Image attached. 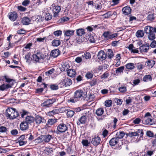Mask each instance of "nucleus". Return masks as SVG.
Instances as JSON below:
<instances>
[{
  "label": "nucleus",
  "instance_id": "nucleus-1",
  "mask_svg": "<svg viewBox=\"0 0 156 156\" xmlns=\"http://www.w3.org/2000/svg\"><path fill=\"white\" fill-rule=\"evenodd\" d=\"M87 96L86 93L83 92L81 90H78L75 92L74 98L68 100V102L74 103L81 100H84Z\"/></svg>",
  "mask_w": 156,
  "mask_h": 156
},
{
  "label": "nucleus",
  "instance_id": "nucleus-2",
  "mask_svg": "<svg viewBox=\"0 0 156 156\" xmlns=\"http://www.w3.org/2000/svg\"><path fill=\"white\" fill-rule=\"evenodd\" d=\"M5 115L8 119H13L18 117L19 114L15 108H9L6 110Z\"/></svg>",
  "mask_w": 156,
  "mask_h": 156
},
{
  "label": "nucleus",
  "instance_id": "nucleus-3",
  "mask_svg": "<svg viewBox=\"0 0 156 156\" xmlns=\"http://www.w3.org/2000/svg\"><path fill=\"white\" fill-rule=\"evenodd\" d=\"M44 55L41 52H37L33 55V60L36 62H42L43 61Z\"/></svg>",
  "mask_w": 156,
  "mask_h": 156
},
{
  "label": "nucleus",
  "instance_id": "nucleus-4",
  "mask_svg": "<svg viewBox=\"0 0 156 156\" xmlns=\"http://www.w3.org/2000/svg\"><path fill=\"white\" fill-rule=\"evenodd\" d=\"M52 138L51 136L50 135H44L38 137L35 140V141L37 143H40L42 141V140L46 143L49 142Z\"/></svg>",
  "mask_w": 156,
  "mask_h": 156
},
{
  "label": "nucleus",
  "instance_id": "nucleus-5",
  "mask_svg": "<svg viewBox=\"0 0 156 156\" xmlns=\"http://www.w3.org/2000/svg\"><path fill=\"white\" fill-rule=\"evenodd\" d=\"M55 101L54 99H48L45 101L41 104V106L43 107H49L52 106V104Z\"/></svg>",
  "mask_w": 156,
  "mask_h": 156
},
{
  "label": "nucleus",
  "instance_id": "nucleus-6",
  "mask_svg": "<svg viewBox=\"0 0 156 156\" xmlns=\"http://www.w3.org/2000/svg\"><path fill=\"white\" fill-rule=\"evenodd\" d=\"M67 129L68 127L66 125L63 123L59 124L57 127V130L60 133L65 132Z\"/></svg>",
  "mask_w": 156,
  "mask_h": 156
},
{
  "label": "nucleus",
  "instance_id": "nucleus-7",
  "mask_svg": "<svg viewBox=\"0 0 156 156\" xmlns=\"http://www.w3.org/2000/svg\"><path fill=\"white\" fill-rule=\"evenodd\" d=\"M61 83L65 86H69L72 84V81L70 79L65 77L63 78Z\"/></svg>",
  "mask_w": 156,
  "mask_h": 156
},
{
  "label": "nucleus",
  "instance_id": "nucleus-8",
  "mask_svg": "<svg viewBox=\"0 0 156 156\" xmlns=\"http://www.w3.org/2000/svg\"><path fill=\"white\" fill-rule=\"evenodd\" d=\"M52 7H53V11L54 13L53 16L56 17L58 15V14L61 10L60 7L59 6H55V4H53L52 5Z\"/></svg>",
  "mask_w": 156,
  "mask_h": 156
},
{
  "label": "nucleus",
  "instance_id": "nucleus-9",
  "mask_svg": "<svg viewBox=\"0 0 156 156\" xmlns=\"http://www.w3.org/2000/svg\"><path fill=\"white\" fill-rule=\"evenodd\" d=\"M34 119L35 122L37 125L40 124L44 122H45V120L44 118L39 115L36 116Z\"/></svg>",
  "mask_w": 156,
  "mask_h": 156
},
{
  "label": "nucleus",
  "instance_id": "nucleus-10",
  "mask_svg": "<svg viewBox=\"0 0 156 156\" xmlns=\"http://www.w3.org/2000/svg\"><path fill=\"white\" fill-rule=\"evenodd\" d=\"M101 139L98 136L95 137L92 139L91 143L94 146H97L100 144Z\"/></svg>",
  "mask_w": 156,
  "mask_h": 156
},
{
  "label": "nucleus",
  "instance_id": "nucleus-11",
  "mask_svg": "<svg viewBox=\"0 0 156 156\" xmlns=\"http://www.w3.org/2000/svg\"><path fill=\"white\" fill-rule=\"evenodd\" d=\"M29 128V125L25 121L22 122L20 124V128L22 131L26 130L28 129Z\"/></svg>",
  "mask_w": 156,
  "mask_h": 156
},
{
  "label": "nucleus",
  "instance_id": "nucleus-12",
  "mask_svg": "<svg viewBox=\"0 0 156 156\" xmlns=\"http://www.w3.org/2000/svg\"><path fill=\"white\" fill-rule=\"evenodd\" d=\"M106 55L103 51H100L98 55V58L101 60H103L105 59L106 57Z\"/></svg>",
  "mask_w": 156,
  "mask_h": 156
},
{
  "label": "nucleus",
  "instance_id": "nucleus-13",
  "mask_svg": "<svg viewBox=\"0 0 156 156\" xmlns=\"http://www.w3.org/2000/svg\"><path fill=\"white\" fill-rule=\"evenodd\" d=\"M34 120L35 119L34 117L31 116H27L26 117L24 121L29 125L33 123Z\"/></svg>",
  "mask_w": 156,
  "mask_h": 156
},
{
  "label": "nucleus",
  "instance_id": "nucleus-14",
  "mask_svg": "<svg viewBox=\"0 0 156 156\" xmlns=\"http://www.w3.org/2000/svg\"><path fill=\"white\" fill-rule=\"evenodd\" d=\"M86 121V116L84 115L83 116L79 119L77 121V124L78 125H80L81 124H85Z\"/></svg>",
  "mask_w": 156,
  "mask_h": 156
},
{
  "label": "nucleus",
  "instance_id": "nucleus-15",
  "mask_svg": "<svg viewBox=\"0 0 156 156\" xmlns=\"http://www.w3.org/2000/svg\"><path fill=\"white\" fill-rule=\"evenodd\" d=\"M122 11L124 14L127 15L131 13V10L129 6H126L123 8Z\"/></svg>",
  "mask_w": 156,
  "mask_h": 156
},
{
  "label": "nucleus",
  "instance_id": "nucleus-16",
  "mask_svg": "<svg viewBox=\"0 0 156 156\" xmlns=\"http://www.w3.org/2000/svg\"><path fill=\"white\" fill-rule=\"evenodd\" d=\"M9 18L11 20L14 21L17 18V15L15 12H13L9 14Z\"/></svg>",
  "mask_w": 156,
  "mask_h": 156
},
{
  "label": "nucleus",
  "instance_id": "nucleus-17",
  "mask_svg": "<svg viewBox=\"0 0 156 156\" xmlns=\"http://www.w3.org/2000/svg\"><path fill=\"white\" fill-rule=\"evenodd\" d=\"M119 140L116 137L112 138L109 140V144L112 146H115L118 144Z\"/></svg>",
  "mask_w": 156,
  "mask_h": 156
},
{
  "label": "nucleus",
  "instance_id": "nucleus-18",
  "mask_svg": "<svg viewBox=\"0 0 156 156\" xmlns=\"http://www.w3.org/2000/svg\"><path fill=\"white\" fill-rule=\"evenodd\" d=\"M149 47V45H147L146 44V45H144L140 46L139 49L141 53L146 52H147Z\"/></svg>",
  "mask_w": 156,
  "mask_h": 156
},
{
  "label": "nucleus",
  "instance_id": "nucleus-19",
  "mask_svg": "<svg viewBox=\"0 0 156 156\" xmlns=\"http://www.w3.org/2000/svg\"><path fill=\"white\" fill-rule=\"evenodd\" d=\"M67 75L71 77H74L76 74V72L75 70L70 69H68L67 71Z\"/></svg>",
  "mask_w": 156,
  "mask_h": 156
},
{
  "label": "nucleus",
  "instance_id": "nucleus-20",
  "mask_svg": "<svg viewBox=\"0 0 156 156\" xmlns=\"http://www.w3.org/2000/svg\"><path fill=\"white\" fill-rule=\"evenodd\" d=\"M140 132L142 134L143 130L142 129H139L136 132L129 133L128 134V135L129 136L131 137L133 136H137L138 135V133H139Z\"/></svg>",
  "mask_w": 156,
  "mask_h": 156
},
{
  "label": "nucleus",
  "instance_id": "nucleus-21",
  "mask_svg": "<svg viewBox=\"0 0 156 156\" xmlns=\"http://www.w3.org/2000/svg\"><path fill=\"white\" fill-rule=\"evenodd\" d=\"M125 135L124 132L119 131L116 132V137L119 140V139L122 138Z\"/></svg>",
  "mask_w": 156,
  "mask_h": 156
},
{
  "label": "nucleus",
  "instance_id": "nucleus-22",
  "mask_svg": "<svg viewBox=\"0 0 156 156\" xmlns=\"http://www.w3.org/2000/svg\"><path fill=\"white\" fill-rule=\"evenodd\" d=\"M60 54V51L58 49L52 50L51 52V55L54 58H56Z\"/></svg>",
  "mask_w": 156,
  "mask_h": 156
},
{
  "label": "nucleus",
  "instance_id": "nucleus-23",
  "mask_svg": "<svg viewBox=\"0 0 156 156\" xmlns=\"http://www.w3.org/2000/svg\"><path fill=\"white\" fill-rule=\"evenodd\" d=\"M64 35L67 37H69L73 35L74 31L73 30H66L64 31Z\"/></svg>",
  "mask_w": 156,
  "mask_h": 156
},
{
  "label": "nucleus",
  "instance_id": "nucleus-24",
  "mask_svg": "<svg viewBox=\"0 0 156 156\" xmlns=\"http://www.w3.org/2000/svg\"><path fill=\"white\" fill-rule=\"evenodd\" d=\"M104 110L103 108H100L97 109L95 112V114L98 116H101L104 113Z\"/></svg>",
  "mask_w": 156,
  "mask_h": 156
},
{
  "label": "nucleus",
  "instance_id": "nucleus-25",
  "mask_svg": "<svg viewBox=\"0 0 156 156\" xmlns=\"http://www.w3.org/2000/svg\"><path fill=\"white\" fill-rule=\"evenodd\" d=\"M76 33L77 36H82L85 34V30L83 28L77 29L76 30Z\"/></svg>",
  "mask_w": 156,
  "mask_h": 156
},
{
  "label": "nucleus",
  "instance_id": "nucleus-26",
  "mask_svg": "<svg viewBox=\"0 0 156 156\" xmlns=\"http://www.w3.org/2000/svg\"><path fill=\"white\" fill-rule=\"evenodd\" d=\"M11 87H12V86L9 84H3L0 86V90L3 91L6 89H7Z\"/></svg>",
  "mask_w": 156,
  "mask_h": 156
},
{
  "label": "nucleus",
  "instance_id": "nucleus-27",
  "mask_svg": "<svg viewBox=\"0 0 156 156\" xmlns=\"http://www.w3.org/2000/svg\"><path fill=\"white\" fill-rule=\"evenodd\" d=\"M62 67L61 68L62 71H65L66 70V71H67L68 70V69L69 67V64H68L67 62H65L63 63L62 64Z\"/></svg>",
  "mask_w": 156,
  "mask_h": 156
},
{
  "label": "nucleus",
  "instance_id": "nucleus-28",
  "mask_svg": "<svg viewBox=\"0 0 156 156\" xmlns=\"http://www.w3.org/2000/svg\"><path fill=\"white\" fill-rule=\"evenodd\" d=\"M58 110L57 109H54L51 111H49L47 112V115L50 116H53L58 113Z\"/></svg>",
  "mask_w": 156,
  "mask_h": 156
},
{
  "label": "nucleus",
  "instance_id": "nucleus-29",
  "mask_svg": "<svg viewBox=\"0 0 156 156\" xmlns=\"http://www.w3.org/2000/svg\"><path fill=\"white\" fill-rule=\"evenodd\" d=\"M153 27L150 26L145 27L144 28V31L147 35L152 31Z\"/></svg>",
  "mask_w": 156,
  "mask_h": 156
},
{
  "label": "nucleus",
  "instance_id": "nucleus-30",
  "mask_svg": "<svg viewBox=\"0 0 156 156\" xmlns=\"http://www.w3.org/2000/svg\"><path fill=\"white\" fill-rule=\"evenodd\" d=\"M142 121L144 124L148 125L151 122H152V119L151 118L148 117L146 118V117H144Z\"/></svg>",
  "mask_w": 156,
  "mask_h": 156
},
{
  "label": "nucleus",
  "instance_id": "nucleus-31",
  "mask_svg": "<svg viewBox=\"0 0 156 156\" xmlns=\"http://www.w3.org/2000/svg\"><path fill=\"white\" fill-rule=\"evenodd\" d=\"M30 21V20L28 17H24L22 19V22L24 25H28Z\"/></svg>",
  "mask_w": 156,
  "mask_h": 156
},
{
  "label": "nucleus",
  "instance_id": "nucleus-32",
  "mask_svg": "<svg viewBox=\"0 0 156 156\" xmlns=\"http://www.w3.org/2000/svg\"><path fill=\"white\" fill-rule=\"evenodd\" d=\"M53 152L52 148L51 147H46L44 150V152L47 155H51Z\"/></svg>",
  "mask_w": 156,
  "mask_h": 156
},
{
  "label": "nucleus",
  "instance_id": "nucleus-33",
  "mask_svg": "<svg viewBox=\"0 0 156 156\" xmlns=\"http://www.w3.org/2000/svg\"><path fill=\"white\" fill-rule=\"evenodd\" d=\"M60 44L61 42L59 40H53L52 41V45L54 46H58Z\"/></svg>",
  "mask_w": 156,
  "mask_h": 156
},
{
  "label": "nucleus",
  "instance_id": "nucleus-34",
  "mask_svg": "<svg viewBox=\"0 0 156 156\" xmlns=\"http://www.w3.org/2000/svg\"><path fill=\"white\" fill-rule=\"evenodd\" d=\"M143 80L144 82L151 81L152 80L151 76L150 75H145L143 78Z\"/></svg>",
  "mask_w": 156,
  "mask_h": 156
},
{
  "label": "nucleus",
  "instance_id": "nucleus-35",
  "mask_svg": "<svg viewBox=\"0 0 156 156\" xmlns=\"http://www.w3.org/2000/svg\"><path fill=\"white\" fill-rule=\"evenodd\" d=\"M126 66V69L131 70L134 69L135 68L134 64L131 63L127 64Z\"/></svg>",
  "mask_w": 156,
  "mask_h": 156
},
{
  "label": "nucleus",
  "instance_id": "nucleus-36",
  "mask_svg": "<svg viewBox=\"0 0 156 156\" xmlns=\"http://www.w3.org/2000/svg\"><path fill=\"white\" fill-rule=\"evenodd\" d=\"M144 33L142 30H138L136 34V36L138 37H141L144 35Z\"/></svg>",
  "mask_w": 156,
  "mask_h": 156
},
{
  "label": "nucleus",
  "instance_id": "nucleus-37",
  "mask_svg": "<svg viewBox=\"0 0 156 156\" xmlns=\"http://www.w3.org/2000/svg\"><path fill=\"white\" fill-rule=\"evenodd\" d=\"M57 119H49L48 121L47 124L48 125H52L57 122Z\"/></svg>",
  "mask_w": 156,
  "mask_h": 156
},
{
  "label": "nucleus",
  "instance_id": "nucleus-38",
  "mask_svg": "<svg viewBox=\"0 0 156 156\" xmlns=\"http://www.w3.org/2000/svg\"><path fill=\"white\" fill-rule=\"evenodd\" d=\"M147 66L151 68L155 64V62L153 60H148L147 62Z\"/></svg>",
  "mask_w": 156,
  "mask_h": 156
},
{
  "label": "nucleus",
  "instance_id": "nucleus-39",
  "mask_svg": "<svg viewBox=\"0 0 156 156\" xmlns=\"http://www.w3.org/2000/svg\"><path fill=\"white\" fill-rule=\"evenodd\" d=\"M147 36L149 39H155L156 38L155 34L152 31L148 34Z\"/></svg>",
  "mask_w": 156,
  "mask_h": 156
},
{
  "label": "nucleus",
  "instance_id": "nucleus-40",
  "mask_svg": "<svg viewBox=\"0 0 156 156\" xmlns=\"http://www.w3.org/2000/svg\"><path fill=\"white\" fill-rule=\"evenodd\" d=\"M124 68L123 66H122L117 68L115 71L116 73L119 74L121 72H122L124 70Z\"/></svg>",
  "mask_w": 156,
  "mask_h": 156
},
{
  "label": "nucleus",
  "instance_id": "nucleus-41",
  "mask_svg": "<svg viewBox=\"0 0 156 156\" xmlns=\"http://www.w3.org/2000/svg\"><path fill=\"white\" fill-rule=\"evenodd\" d=\"M108 57L109 58H112L113 56V53L111 49H108Z\"/></svg>",
  "mask_w": 156,
  "mask_h": 156
},
{
  "label": "nucleus",
  "instance_id": "nucleus-42",
  "mask_svg": "<svg viewBox=\"0 0 156 156\" xmlns=\"http://www.w3.org/2000/svg\"><path fill=\"white\" fill-rule=\"evenodd\" d=\"M67 107H62L61 108L59 109H57L58 110V113H63L64 112H65L66 111H68V109H67Z\"/></svg>",
  "mask_w": 156,
  "mask_h": 156
},
{
  "label": "nucleus",
  "instance_id": "nucleus-43",
  "mask_svg": "<svg viewBox=\"0 0 156 156\" xmlns=\"http://www.w3.org/2000/svg\"><path fill=\"white\" fill-rule=\"evenodd\" d=\"M82 56L83 58H85L86 59H88L90 58L91 55L89 52H86L82 55Z\"/></svg>",
  "mask_w": 156,
  "mask_h": 156
},
{
  "label": "nucleus",
  "instance_id": "nucleus-44",
  "mask_svg": "<svg viewBox=\"0 0 156 156\" xmlns=\"http://www.w3.org/2000/svg\"><path fill=\"white\" fill-rule=\"evenodd\" d=\"M89 99L90 101H93L95 100V96L93 94L91 93L89 96Z\"/></svg>",
  "mask_w": 156,
  "mask_h": 156
},
{
  "label": "nucleus",
  "instance_id": "nucleus-45",
  "mask_svg": "<svg viewBox=\"0 0 156 156\" xmlns=\"http://www.w3.org/2000/svg\"><path fill=\"white\" fill-rule=\"evenodd\" d=\"M111 32L109 31H106L104 32L103 35L105 38H109L110 37Z\"/></svg>",
  "mask_w": 156,
  "mask_h": 156
},
{
  "label": "nucleus",
  "instance_id": "nucleus-46",
  "mask_svg": "<svg viewBox=\"0 0 156 156\" xmlns=\"http://www.w3.org/2000/svg\"><path fill=\"white\" fill-rule=\"evenodd\" d=\"M74 112L72 110H70L68 111L67 113V115L68 117H71L74 115Z\"/></svg>",
  "mask_w": 156,
  "mask_h": 156
},
{
  "label": "nucleus",
  "instance_id": "nucleus-47",
  "mask_svg": "<svg viewBox=\"0 0 156 156\" xmlns=\"http://www.w3.org/2000/svg\"><path fill=\"white\" fill-rule=\"evenodd\" d=\"M52 16L50 13H48L46 14L45 15V19L47 20H50L52 18Z\"/></svg>",
  "mask_w": 156,
  "mask_h": 156
},
{
  "label": "nucleus",
  "instance_id": "nucleus-48",
  "mask_svg": "<svg viewBox=\"0 0 156 156\" xmlns=\"http://www.w3.org/2000/svg\"><path fill=\"white\" fill-rule=\"evenodd\" d=\"M112 104V101L111 100H107L105 101V105L106 107L110 106Z\"/></svg>",
  "mask_w": 156,
  "mask_h": 156
},
{
  "label": "nucleus",
  "instance_id": "nucleus-49",
  "mask_svg": "<svg viewBox=\"0 0 156 156\" xmlns=\"http://www.w3.org/2000/svg\"><path fill=\"white\" fill-rule=\"evenodd\" d=\"M82 143L83 146L87 147L89 145V144L88 140H83L82 141Z\"/></svg>",
  "mask_w": 156,
  "mask_h": 156
},
{
  "label": "nucleus",
  "instance_id": "nucleus-50",
  "mask_svg": "<svg viewBox=\"0 0 156 156\" xmlns=\"http://www.w3.org/2000/svg\"><path fill=\"white\" fill-rule=\"evenodd\" d=\"M58 86L55 84H53L50 85V88L53 90H56L58 89Z\"/></svg>",
  "mask_w": 156,
  "mask_h": 156
},
{
  "label": "nucleus",
  "instance_id": "nucleus-51",
  "mask_svg": "<svg viewBox=\"0 0 156 156\" xmlns=\"http://www.w3.org/2000/svg\"><path fill=\"white\" fill-rule=\"evenodd\" d=\"M112 14L110 12H108L104 14L102 16L105 18H108L112 16Z\"/></svg>",
  "mask_w": 156,
  "mask_h": 156
},
{
  "label": "nucleus",
  "instance_id": "nucleus-52",
  "mask_svg": "<svg viewBox=\"0 0 156 156\" xmlns=\"http://www.w3.org/2000/svg\"><path fill=\"white\" fill-rule=\"evenodd\" d=\"M26 138H28L30 140H32L34 139V136L32 135L31 133L26 135Z\"/></svg>",
  "mask_w": 156,
  "mask_h": 156
},
{
  "label": "nucleus",
  "instance_id": "nucleus-53",
  "mask_svg": "<svg viewBox=\"0 0 156 156\" xmlns=\"http://www.w3.org/2000/svg\"><path fill=\"white\" fill-rule=\"evenodd\" d=\"M119 90L121 92L123 93L126 91V88L125 87H121L119 88Z\"/></svg>",
  "mask_w": 156,
  "mask_h": 156
},
{
  "label": "nucleus",
  "instance_id": "nucleus-54",
  "mask_svg": "<svg viewBox=\"0 0 156 156\" xmlns=\"http://www.w3.org/2000/svg\"><path fill=\"white\" fill-rule=\"evenodd\" d=\"M54 70V69L53 68H52L50 70H49L48 71L46 72L45 73V74L47 76H49L53 73Z\"/></svg>",
  "mask_w": 156,
  "mask_h": 156
},
{
  "label": "nucleus",
  "instance_id": "nucleus-55",
  "mask_svg": "<svg viewBox=\"0 0 156 156\" xmlns=\"http://www.w3.org/2000/svg\"><path fill=\"white\" fill-rule=\"evenodd\" d=\"M30 55L31 54L30 53H28L26 55H25V58L27 60V62H30Z\"/></svg>",
  "mask_w": 156,
  "mask_h": 156
},
{
  "label": "nucleus",
  "instance_id": "nucleus-56",
  "mask_svg": "<svg viewBox=\"0 0 156 156\" xmlns=\"http://www.w3.org/2000/svg\"><path fill=\"white\" fill-rule=\"evenodd\" d=\"M25 137H26V135H21L18 138V141H26Z\"/></svg>",
  "mask_w": 156,
  "mask_h": 156
},
{
  "label": "nucleus",
  "instance_id": "nucleus-57",
  "mask_svg": "<svg viewBox=\"0 0 156 156\" xmlns=\"http://www.w3.org/2000/svg\"><path fill=\"white\" fill-rule=\"evenodd\" d=\"M7 131V128L6 127L3 126L0 127V132L4 133Z\"/></svg>",
  "mask_w": 156,
  "mask_h": 156
},
{
  "label": "nucleus",
  "instance_id": "nucleus-58",
  "mask_svg": "<svg viewBox=\"0 0 156 156\" xmlns=\"http://www.w3.org/2000/svg\"><path fill=\"white\" fill-rule=\"evenodd\" d=\"M62 33V31L61 30H57L54 32V34L57 36H58L61 35Z\"/></svg>",
  "mask_w": 156,
  "mask_h": 156
},
{
  "label": "nucleus",
  "instance_id": "nucleus-59",
  "mask_svg": "<svg viewBox=\"0 0 156 156\" xmlns=\"http://www.w3.org/2000/svg\"><path fill=\"white\" fill-rule=\"evenodd\" d=\"M30 3V1L29 0H25L22 3V5L23 6H27Z\"/></svg>",
  "mask_w": 156,
  "mask_h": 156
},
{
  "label": "nucleus",
  "instance_id": "nucleus-60",
  "mask_svg": "<svg viewBox=\"0 0 156 156\" xmlns=\"http://www.w3.org/2000/svg\"><path fill=\"white\" fill-rule=\"evenodd\" d=\"M141 121V119L140 118H136L133 121V123L135 124H137L139 123Z\"/></svg>",
  "mask_w": 156,
  "mask_h": 156
},
{
  "label": "nucleus",
  "instance_id": "nucleus-61",
  "mask_svg": "<svg viewBox=\"0 0 156 156\" xmlns=\"http://www.w3.org/2000/svg\"><path fill=\"white\" fill-rule=\"evenodd\" d=\"M146 134L147 136L150 137H153L154 136V134L153 133L150 131H147V132Z\"/></svg>",
  "mask_w": 156,
  "mask_h": 156
},
{
  "label": "nucleus",
  "instance_id": "nucleus-62",
  "mask_svg": "<svg viewBox=\"0 0 156 156\" xmlns=\"http://www.w3.org/2000/svg\"><path fill=\"white\" fill-rule=\"evenodd\" d=\"M147 19L150 20H154V17L153 14H149L147 17Z\"/></svg>",
  "mask_w": 156,
  "mask_h": 156
},
{
  "label": "nucleus",
  "instance_id": "nucleus-63",
  "mask_svg": "<svg viewBox=\"0 0 156 156\" xmlns=\"http://www.w3.org/2000/svg\"><path fill=\"white\" fill-rule=\"evenodd\" d=\"M11 133L12 135H15L18 134V131L17 129H14L11 131Z\"/></svg>",
  "mask_w": 156,
  "mask_h": 156
},
{
  "label": "nucleus",
  "instance_id": "nucleus-64",
  "mask_svg": "<svg viewBox=\"0 0 156 156\" xmlns=\"http://www.w3.org/2000/svg\"><path fill=\"white\" fill-rule=\"evenodd\" d=\"M150 46L152 48H154L156 47V41H153L150 44Z\"/></svg>",
  "mask_w": 156,
  "mask_h": 156
}]
</instances>
